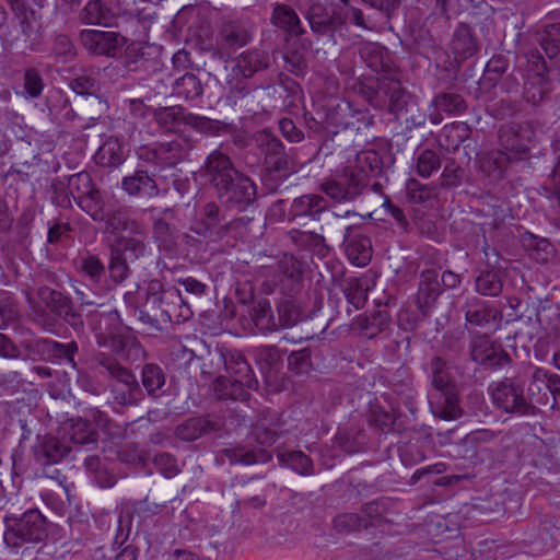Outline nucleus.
Segmentation results:
<instances>
[{"instance_id":"22","label":"nucleus","mask_w":560,"mask_h":560,"mask_svg":"<svg viewBox=\"0 0 560 560\" xmlns=\"http://www.w3.org/2000/svg\"><path fill=\"white\" fill-rule=\"evenodd\" d=\"M551 385V374L541 368H536L530 376L527 387V402L533 406V415L536 406L549 407L550 396L549 387Z\"/></svg>"},{"instance_id":"7","label":"nucleus","mask_w":560,"mask_h":560,"mask_svg":"<svg viewBox=\"0 0 560 560\" xmlns=\"http://www.w3.org/2000/svg\"><path fill=\"white\" fill-rule=\"evenodd\" d=\"M153 117L161 128L175 133L184 131V126H190L200 132H210L214 127L210 118L186 113L182 106L159 107Z\"/></svg>"},{"instance_id":"59","label":"nucleus","mask_w":560,"mask_h":560,"mask_svg":"<svg viewBox=\"0 0 560 560\" xmlns=\"http://www.w3.org/2000/svg\"><path fill=\"white\" fill-rule=\"evenodd\" d=\"M265 167L270 173L285 176L294 171V164L285 152L270 155L264 160Z\"/></svg>"},{"instance_id":"2","label":"nucleus","mask_w":560,"mask_h":560,"mask_svg":"<svg viewBox=\"0 0 560 560\" xmlns=\"http://www.w3.org/2000/svg\"><path fill=\"white\" fill-rule=\"evenodd\" d=\"M432 386L441 394L443 404L431 402V410L435 417L442 420H455L463 415L459 407V397L455 384L446 371V362L434 357L430 361Z\"/></svg>"},{"instance_id":"41","label":"nucleus","mask_w":560,"mask_h":560,"mask_svg":"<svg viewBox=\"0 0 560 560\" xmlns=\"http://www.w3.org/2000/svg\"><path fill=\"white\" fill-rule=\"evenodd\" d=\"M475 287L483 296H498L503 289V281L500 271L497 269H485L475 279Z\"/></svg>"},{"instance_id":"10","label":"nucleus","mask_w":560,"mask_h":560,"mask_svg":"<svg viewBox=\"0 0 560 560\" xmlns=\"http://www.w3.org/2000/svg\"><path fill=\"white\" fill-rule=\"evenodd\" d=\"M79 40L89 54L94 56L118 57L127 43L125 36L113 31L82 30Z\"/></svg>"},{"instance_id":"40","label":"nucleus","mask_w":560,"mask_h":560,"mask_svg":"<svg viewBox=\"0 0 560 560\" xmlns=\"http://www.w3.org/2000/svg\"><path fill=\"white\" fill-rule=\"evenodd\" d=\"M278 459L281 465L290 467L301 476L314 475V464L310 456L302 451L279 452Z\"/></svg>"},{"instance_id":"5","label":"nucleus","mask_w":560,"mask_h":560,"mask_svg":"<svg viewBox=\"0 0 560 560\" xmlns=\"http://www.w3.org/2000/svg\"><path fill=\"white\" fill-rule=\"evenodd\" d=\"M269 65L267 54L258 49L243 51L233 60V67L226 74V86L231 93L243 94L247 89L246 80L256 72L269 68Z\"/></svg>"},{"instance_id":"34","label":"nucleus","mask_w":560,"mask_h":560,"mask_svg":"<svg viewBox=\"0 0 560 560\" xmlns=\"http://www.w3.org/2000/svg\"><path fill=\"white\" fill-rule=\"evenodd\" d=\"M551 90L549 77H540L539 74H526L523 86L524 100L532 104H540Z\"/></svg>"},{"instance_id":"62","label":"nucleus","mask_w":560,"mask_h":560,"mask_svg":"<svg viewBox=\"0 0 560 560\" xmlns=\"http://www.w3.org/2000/svg\"><path fill=\"white\" fill-rule=\"evenodd\" d=\"M228 351L222 348H215L214 350H209L208 359L202 364V372L208 373L209 375L220 374L222 370H224V365H226V355Z\"/></svg>"},{"instance_id":"37","label":"nucleus","mask_w":560,"mask_h":560,"mask_svg":"<svg viewBox=\"0 0 560 560\" xmlns=\"http://www.w3.org/2000/svg\"><path fill=\"white\" fill-rule=\"evenodd\" d=\"M247 385L241 384L240 378L219 375L214 392L220 399L246 400L249 397Z\"/></svg>"},{"instance_id":"63","label":"nucleus","mask_w":560,"mask_h":560,"mask_svg":"<svg viewBox=\"0 0 560 560\" xmlns=\"http://www.w3.org/2000/svg\"><path fill=\"white\" fill-rule=\"evenodd\" d=\"M357 173L364 174L368 182L369 174L380 168V159L373 151H363L357 154L355 167Z\"/></svg>"},{"instance_id":"35","label":"nucleus","mask_w":560,"mask_h":560,"mask_svg":"<svg viewBox=\"0 0 560 560\" xmlns=\"http://www.w3.org/2000/svg\"><path fill=\"white\" fill-rule=\"evenodd\" d=\"M354 326L363 336L372 339L388 328L389 315L386 311H378L371 315H360L357 317Z\"/></svg>"},{"instance_id":"19","label":"nucleus","mask_w":560,"mask_h":560,"mask_svg":"<svg viewBox=\"0 0 560 560\" xmlns=\"http://www.w3.org/2000/svg\"><path fill=\"white\" fill-rule=\"evenodd\" d=\"M480 44L471 26L467 23H459L450 44V49L457 61H464L475 56Z\"/></svg>"},{"instance_id":"15","label":"nucleus","mask_w":560,"mask_h":560,"mask_svg":"<svg viewBox=\"0 0 560 560\" xmlns=\"http://www.w3.org/2000/svg\"><path fill=\"white\" fill-rule=\"evenodd\" d=\"M442 292L439 271L434 268L422 270L419 276L416 305L423 316H427L435 306Z\"/></svg>"},{"instance_id":"28","label":"nucleus","mask_w":560,"mask_h":560,"mask_svg":"<svg viewBox=\"0 0 560 560\" xmlns=\"http://www.w3.org/2000/svg\"><path fill=\"white\" fill-rule=\"evenodd\" d=\"M221 428L220 423L212 421L208 418H189L182 424L177 425L175 434L178 439L191 442L198 440L205 434L219 431Z\"/></svg>"},{"instance_id":"21","label":"nucleus","mask_w":560,"mask_h":560,"mask_svg":"<svg viewBox=\"0 0 560 560\" xmlns=\"http://www.w3.org/2000/svg\"><path fill=\"white\" fill-rule=\"evenodd\" d=\"M352 226L345 228L342 236L346 245V254L349 260L359 267L366 266L372 257V243L371 240L363 235H351Z\"/></svg>"},{"instance_id":"20","label":"nucleus","mask_w":560,"mask_h":560,"mask_svg":"<svg viewBox=\"0 0 560 560\" xmlns=\"http://www.w3.org/2000/svg\"><path fill=\"white\" fill-rule=\"evenodd\" d=\"M311 30L319 35L334 33L341 27L343 21L340 14L329 11L319 3L312 4L306 13Z\"/></svg>"},{"instance_id":"44","label":"nucleus","mask_w":560,"mask_h":560,"mask_svg":"<svg viewBox=\"0 0 560 560\" xmlns=\"http://www.w3.org/2000/svg\"><path fill=\"white\" fill-rule=\"evenodd\" d=\"M250 317L255 326L262 332H275L280 329L278 319H272V310L267 300L258 301L250 310Z\"/></svg>"},{"instance_id":"58","label":"nucleus","mask_w":560,"mask_h":560,"mask_svg":"<svg viewBox=\"0 0 560 560\" xmlns=\"http://www.w3.org/2000/svg\"><path fill=\"white\" fill-rule=\"evenodd\" d=\"M440 156L433 150H423L417 158L416 170L422 177H430L434 171L440 168Z\"/></svg>"},{"instance_id":"47","label":"nucleus","mask_w":560,"mask_h":560,"mask_svg":"<svg viewBox=\"0 0 560 560\" xmlns=\"http://www.w3.org/2000/svg\"><path fill=\"white\" fill-rule=\"evenodd\" d=\"M141 382L149 396L158 397V392L165 384V374L158 364L148 363L142 368Z\"/></svg>"},{"instance_id":"31","label":"nucleus","mask_w":560,"mask_h":560,"mask_svg":"<svg viewBox=\"0 0 560 560\" xmlns=\"http://www.w3.org/2000/svg\"><path fill=\"white\" fill-rule=\"evenodd\" d=\"M221 455L228 458L230 464L253 465L256 463H267L271 459V454L264 448L249 450L246 446H236L224 448Z\"/></svg>"},{"instance_id":"53","label":"nucleus","mask_w":560,"mask_h":560,"mask_svg":"<svg viewBox=\"0 0 560 560\" xmlns=\"http://www.w3.org/2000/svg\"><path fill=\"white\" fill-rule=\"evenodd\" d=\"M75 202L83 211L91 215L93 220L101 221L104 219V202L97 188L93 189L91 194L81 197Z\"/></svg>"},{"instance_id":"17","label":"nucleus","mask_w":560,"mask_h":560,"mask_svg":"<svg viewBox=\"0 0 560 560\" xmlns=\"http://www.w3.org/2000/svg\"><path fill=\"white\" fill-rule=\"evenodd\" d=\"M493 402L505 412L533 415V406L523 396L522 389L512 382L499 383L492 392Z\"/></svg>"},{"instance_id":"27","label":"nucleus","mask_w":560,"mask_h":560,"mask_svg":"<svg viewBox=\"0 0 560 560\" xmlns=\"http://www.w3.org/2000/svg\"><path fill=\"white\" fill-rule=\"evenodd\" d=\"M224 371L228 373L226 377L240 378V383L247 385V388H257L258 386V381L255 378L253 370L238 351H228Z\"/></svg>"},{"instance_id":"43","label":"nucleus","mask_w":560,"mask_h":560,"mask_svg":"<svg viewBox=\"0 0 560 560\" xmlns=\"http://www.w3.org/2000/svg\"><path fill=\"white\" fill-rule=\"evenodd\" d=\"M91 363L92 369L96 373L103 376H107L109 381H115L124 373L129 371V369L122 366L116 358L103 352L94 354Z\"/></svg>"},{"instance_id":"1","label":"nucleus","mask_w":560,"mask_h":560,"mask_svg":"<svg viewBox=\"0 0 560 560\" xmlns=\"http://www.w3.org/2000/svg\"><path fill=\"white\" fill-rule=\"evenodd\" d=\"M25 299L32 320L47 331L56 326L55 315L63 319L74 330H82L84 322L75 310L70 296L46 284L36 289L35 294L25 291Z\"/></svg>"},{"instance_id":"52","label":"nucleus","mask_w":560,"mask_h":560,"mask_svg":"<svg viewBox=\"0 0 560 560\" xmlns=\"http://www.w3.org/2000/svg\"><path fill=\"white\" fill-rule=\"evenodd\" d=\"M432 103L438 110H442L447 114H462L467 108L464 97L460 94L453 92L438 94Z\"/></svg>"},{"instance_id":"45","label":"nucleus","mask_w":560,"mask_h":560,"mask_svg":"<svg viewBox=\"0 0 560 560\" xmlns=\"http://www.w3.org/2000/svg\"><path fill=\"white\" fill-rule=\"evenodd\" d=\"M538 42L549 59L557 57L560 54V23L546 24Z\"/></svg>"},{"instance_id":"13","label":"nucleus","mask_w":560,"mask_h":560,"mask_svg":"<svg viewBox=\"0 0 560 560\" xmlns=\"http://www.w3.org/2000/svg\"><path fill=\"white\" fill-rule=\"evenodd\" d=\"M95 339L100 347L109 348L113 353L127 361H136L143 353L140 342L129 331H100L96 332Z\"/></svg>"},{"instance_id":"26","label":"nucleus","mask_w":560,"mask_h":560,"mask_svg":"<svg viewBox=\"0 0 560 560\" xmlns=\"http://www.w3.org/2000/svg\"><path fill=\"white\" fill-rule=\"evenodd\" d=\"M219 34L223 43L229 47H243L252 40L249 24L241 20L223 21Z\"/></svg>"},{"instance_id":"48","label":"nucleus","mask_w":560,"mask_h":560,"mask_svg":"<svg viewBox=\"0 0 560 560\" xmlns=\"http://www.w3.org/2000/svg\"><path fill=\"white\" fill-rule=\"evenodd\" d=\"M311 42L298 39L287 50L284 60L292 72L296 74L303 72L306 67L305 52L311 48Z\"/></svg>"},{"instance_id":"38","label":"nucleus","mask_w":560,"mask_h":560,"mask_svg":"<svg viewBox=\"0 0 560 560\" xmlns=\"http://www.w3.org/2000/svg\"><path fill=\"white\" fill-rule=\"evenodd\" d=\"M113 14L102 0H89L79 13V20L86 25H108Z\"/></svg>"},{"instance_id":"30","label":"nucleus","mask_w":560,"mask_h":560,"mask_svg":"<svg viewBox=\"0 0 560 560\" xmlns=\"http://www.w3.org/2000/svg\"><path fill=\"white\" fill-rule=\"evenodd\" d=\"M122 188L131 196L147 195L154 197L159 195V188L155 180L147 171L138 170L133 175L122 179Z\"/></svg>"},{"instance_id":"49","label":"nucleus","mask_w":560,"mask_h":560,"mask_svg":"<svg viewBox=\"0 0 560 560\" xmlns=\"http://www.w3.org/2000/svg\"><path fill=\"white\" fill-rule=\"evenodd\" d=\"M337 177L345 187L351 201L362 194L368 184L365 175L357 173L351 166L346 167L342 174L337 175Z\"/></svg>"},{"instance_id":"50","label":"nucleus","mask_w":560,"mask_h":560,"mask_svg":"<svg viewBox=\"0 0 560 560\" xmlns=\"http://www.w3.org/2000/svg\"><path fill=\"white\" fill-rule=\"evenodd\" d=\"M184 149L179 141L172 140L158 145V166H175L182 161Z\"/></svg>"},{"instance_id":"51","label":"nucleus","mask_w":560,"mask_h":560,"mask_svg":"<svg viewBox=\"0 0 560 560\" xmlns=\"http://www.w3.org/2000/svg\"><path fill=\"white\" fill-rule=\"evenodd\" d=\"M510 67L509 58L502 54L493 55L486 65L482 77L483 82L495 86Z\"/></svg>"},{"instance_id":"64","label":"nucleus","mask_w":560,"mask_h":560,"mask_svg":"<svg viewBox=\"0 0 560 560\" xmlns=\"http://www.w3.org/2000/svg\"><path fill=\"white\" fill-rule=\"evenodd\" d=\"M44 80L39 71L35 68H28L24 72V90L32 98L38 97L44 90Z\"/></svg>"},{"instance_id":"14","label":"nucleus","mask_w":560,"mask_h":560,"mask_svg":"<svg viewBox=\"0 0 560 560\" xmlns=\"http://www.w3.org/2000/svg\"><path fill=\"white\" fill-rule=\"evenodd\" d=\"M237 171L231 158L220 150L212 151L202 167L203 176L215 192L222 187H226V183L233 179V175H236Z\"/></svg>"},{"instance_id":"12","label":"nucleus","mask_w":560,"mask_h":560,"mask_svg":"<svg viewBox=\"0 0 560 560\" xmlns=\"http://www.w3.org/2000/svg\"><path fill=\"white\" fill-rule=\"evenodd\" d=\"M226 210L215 201L206 202L200 210L201 217L191 221L190 231L211 241L222 240L224 237L223 226L226 222Z\"/></svg>"},{"instance_id":"24","label":"nucleus","mask_w":560,"mask_h":560,"mask_svg":"<svg viewBox=\"0 0 560 560\" xmlns=\"http://www.w3.org/2000/svg\"><path fill=\"white\" fill-rule=\"evenodd\" d=\"M513 162L516 161L503 150L483 153L478 159L480 172L494 182L504 177L508 166Z\"/></svg>"},{"instance_id":"9","label":"nucleus","mask_w":560,"mask_h":560,"mask_svg":"<svg viewBox=\"0 0 560 560\" xmlns=\"http://www.w3.org/2000/svg\"><path fill=\"white\" fill-rule=\"evenodd\" d=\"M534 136L529 122H509L499 129L500 145L516 162L528 158L529 144Z\"/></svg>"},{"instance_id":"55","label":"nucleus","mask_w":560,"mask_h":560,"mask_svg":"<svg viewBox=\"0 0 560 560\" xmlns=\"http://www.w3.org/2000/svg\"><path fill=\"white\" fill-rule=\"evenodd\" d=\"M79 271L89 278L93 283H100L105 277V265L95 255L81 257Z\"/></svg>"},{"instance_id":"18","label":"nucleus","mask_w":560,"mask_h":560,"mask_svg":"<svg viewBox=\"0 0 560 560\" xmlns=\"http://www.w3.org/2000/svg\"><path fill=\"white\" fill-rule=\"evenodd\" d=\"M470 355L475 362L490 366L502 365L510 360L501 345L490 340L486 335H478L472 339Z\"/></svg>"},{"instance_id":"11","label":"nucleus","mask_w":560,"mask_h":560,"mask_svg":"<svg viewBox=\"0 0 560 560\" xmlns=\"http://www.w3.org/2000/svg\"><path fill=\"white\" fill-rule=\"evenodd\" d=\"M358 217L354 211H346L343 215L338 213H328V201L320 195H303L293 199L289 209V220L298 217H307L314 221H320L324 217H328L330 221L339 223L345 217Z\"/></svg>"},{"instance_id":"6","label":"nucleus","mask_w":560,"mask_h":560,"mask_svg":"<svg viewBox=\"0 0 560 560\" xmlns=\"http://www.w3.org/2000/svg\"><path fill=\"white\" fill-rule=\"evenodd\" d=\"M149 301L161 312L163 320L182 323L189 319L192 312L184 302L180 291L174 287L164 289L159 281H152L149 285Z\"/></svg>"},{"instance_id":"8","label":"nucleus","mask_w":560,"mask_h":560,"mask_svg":"<svg viewBox=\"0 0 560 560\" xmlns=\"http://www.w3.org/2000/svg\"><path fill=\"white\" fill-rule=\"evenodd\" d=\"M217 195L224 208L244 211L256 200L257 186L249 176L237 171L233 179L226 183V187L219 189Z\"/></svg>"},{"instance_id":"3","label":"nucleus","mask_w":560,"mask_h":560,"mask_svg":"<svg viewBox=\"0 0 560 560\" xmlns=\"http://www.w3.org/2000/svg\"><path fill=\"white\" fill-rule=\"evenodd\" d=\"M3 540L9 548L18 549L24 544H38L47 537L46 520L38 510L26 511L20 517L5 518Z\"/></svg>"},{"instance_id":"42","label":"nucleus","mask_w":560,"mask_h":560,"mask_svg":"<svg viewBox=\"0 0 560 560\" xmlns=\"http://www.w3.org/2000/svg\"><path fill=\"white\" fill-rule=\"evenodd\" d=\"M65 438L75 445L95 444L97 441V434L89 421L80 418L71 420Z\"/></svg>"},{"instance_id":"54","label":"nucleus","mask_w":560,"mask_h":560,"mask_svg":"<svg viewBox=\"0 0 560 560\" xmlns=\"http://www.w3.org/2000/svg\"><path fill=\"white\" fill-rule=\"evenodd\" d=\"M67 188L75 201L95 189L91 175L88 172L71 175L68 179Z\"/></svg>"},{"instance_id":"57","label":"nucleus","mask_w":560,"mask_h":560,"mask_svg":"<svg viewBox=\"0 0 560 560\" xmlns=\"http://www.w3.org/2000/svg\"><path fill=\"white\" fill-rule=\"evenodd\" d=\"M396 416L393 411L386 410L380 404L370 405L369 421L382 431H388L395 423Z\"/></svg>"},{"instance_id":"61","label":"nucleus","mask_w":560,"mask_h":560,"mask_svg":"<svg viewBox=\"0 0 560 560\" xmlns=\"http://www.w3.org/2000/svg\"><path fill=\"white\" fill-rule=\"evenodd\" d=\"M153 235L160 246L166 250H172L175 246V234L172 225L164 219L155 220L153 224Z\"/></svg>"},{"instance_id":"4","label":"nucleus","mask_w":560,"mask_h":560,"mask_svg":"<svg viewBox=\"0 0 560 560\" xmlns=\"http://www.w3.org/2000/svg\"><path fill=\"white\" fill-rule=\"evenodd\" d=\"M377 94L388 98V110L397 118L402 117L412 126H422L425 122L424 115H409L410 108L416 106L410 94L401 86L395 77H380Z\"/></svg>"},{"instance_id":"29","label":"nucleus","mask_w":560,"mask_h":560,"mask_svg":"<svg viewBox=\"0 0 560 560\" xmlns=\"http://www.w3.org/2000/svg\"><path fill=\"white\" fill-rule=\"evenodd\" d=\"M464 311L466 322L476 326H486L490 323H495L501 317L498 310L487 305L476 296L467 301Z\"/></svg>"},{"instance_id":"46","label":"nucleus","mask_w":560,"mask_h":560,"mask_svg":"<svg viewBox=\"0 0 560 560\" xmlns=\"http://www.w3.org/2000/svg\"><path fill=\"white\" fill-rule=\"evenodd\" d=\"M174 95L183 100H194L202 94V84L194 73H185L173 84Z\"/></svg>"},{"instance_id":"60","label":"nucleus","mask_w":560,"mask_h":560,"mask_svg":"<svg viewBox=\"0 0 560 560\" xmlns=\"http://www.w3.org/2000/svg\"><path fill=\"white\" fill-rule=\"evenodd\" d=\"M69 88L78 95H86L92 97L96 95L100 86L96 79L92 74H80L69 82Z\"/></svg>"},{"instance_id":"16","label":"nucleus","mask_w":560,"mask_h":560,"mask_svg":"<svg viewBox=\"0 0 560 560\" xmlns=\"http://www.w3.org/2000/svg\"><path fill=\"white\" fill-rule=\"evenodd\" d=\"M113 402L121 407L137 406L144 397L137 377L131 370L115 381L108 382Z\"/></svg>"},{"instance_id":"32","label":"nucleus","mask_w":560,"mask_h":560,"mask_svg":"<svg viewBox=\"0 0 560 560\" xmlns=\"http://www.w3.org/2000/svg\"><path fill=\"white\" fill-rule=\"evenodd\" d=\"M94 161L103 167H116L125 161V154L119 140L116 137L106 138L96 153Z\"/></svg>"},{"instance_id":"36","label":"nucleus","mask_w":560,"mask_h":560,"mask_svg":"<svg viewBox=\"0 0 560 560\" xmlns=\"http://www.w3.org/2000/svg\"><path fill=\"white\" fill-rule=\"evenodd\" d=\"M35 347L46 353L48 358L67 360L73 366L75 365L74 354L79 350L75 341L61 343L51 339H42L35 342Z\"/></svg>"},{"instance_id":"56","label":"nucleus","mask_w":560,"mask_h":560,"mask_svg":"<svg viewBox=\"0 0 560 560\" xmlns=\"http://www.w3.org/2000/svg\"><path fill=\"white\" fill-rule=\"evenodd\" d=\"M255 141L257 143V147L264 153L265 158L278 154L280 152H285L283 143L270 131H258L255 136Z\"/></svg>"},{"instance_id":"23","label":"nucleus","mask_w":560,"mask_h":560,"mask_svg":"<svg viewBox=\"0 0 560 560\" xmlns=\"http://www.w3.org/2000/svg\"><path fill=\"white\" fill-rule=\"evenodd\" d=\"M360 56L366 66L382 77H395L396 69L387 50L378 44H365L360 49Z\"/></svg>"},{"instance_id":"39","label":"nucleus","mask_w":560,"mask_h":560,"mask_svg":"<svg viewBox=\"0 0 560 560\" xmlns=\"http://www.w3.org/2000/svg\"><path fill=\"white\" fill-rule=\"evenodd\" d=\"M276 310L280 329L291 328L304 318L300 303L291 299L279 301Z\"/></svg>"},{"instance_id":"33","label":"nucleus","mask_w":560,"mask_h":560,"mask_svg":"<svg viewBox=\"0 0 560 560\" xmlns=\"http://www.w3.org/2000/svg\"><path fill=\"white\" fill-rule=\"evenodd\" d=\"M270 20L275 26L292 35H302L305 32L301 26L300 18L290 5L282 3L276 4Z\"/></svg>"},{"instance_id":"25","label":"nucleus","mask_w":560,"mask_h":560,"mask_svg":"<svg viewBox=\"0 0 560 560\" xmlns=\"http://www.w3.org/2000/svg\"><path fill=\"white\" fill-rule=\"evenodd\" d=\"M70 450V446L59 439L45 435L34 447V456L40 465H51L60 462Z\"/></svg>"}]
</instances>
